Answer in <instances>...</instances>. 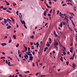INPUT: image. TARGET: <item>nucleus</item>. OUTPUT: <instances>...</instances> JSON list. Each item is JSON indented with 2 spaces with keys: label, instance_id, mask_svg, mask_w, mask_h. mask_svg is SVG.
I'll list each match as a JSON object with an SVG mask.
<instances>
[{
  "label": "nucleus",
  "instance_id": "1",
  "mask_svg": "<svg viewBox=\"0 0 77 77\" xmlns=\"http://www.w3.org/2000/svg\"><path fill=\"white\" fill-rule=\"evenodd\" d=\"M24 57L25 58L23 59V60H24V61H26V59L27 60V59H28V58L29 57V56L27 55V54H26V53H25V56H24Z\"/></svg>",
  "mask_w": 77,
  "mask_h": 77
},
{
  "label": "nucleus",
  "instance_id": "2",
  "mask_svg": "<svg viewBox=\"0 0 77 77\" xmlns=\"http://www.w3.org/2000/svg\"><path fill=\"white\" fill-rule=\"evenodd\" d=\"M68 17L66 16L65 17V18H64V19H65V20H66L67 23H68V22L69 21V20H68Z\"/></svg>",
  "mask_w": 77,
  "mask_h": 77
},
{
  "label": "nucleus",
  "instance_id": "3",
  "mask_svg": "<svg viewBox=\"0 0 77 77\" xmlns=\"http://www.w3.org/2000/svg\"><path fill=\"white\" fill-rule=\"evenodd\" d=\"M54 35L55 36V37H57V35H56V31L54 30Z\"/></svg>",
  "mask_w": 77,
  "mask_h": 77
},
{
  "label": "nucleus",
  "instance_id": "4",
  "mask_svg": "<svg viewBox=\"0 0 77 77\" xmlns=\"http://www.w3.org/2000/svg\"><path fill=\"white\" fill-rule=\"evenodd\" d=\"M29 57V60H33V57L32 56H30Z\"/></svg>",
  "mask_w": 77,
  "mask_h": 77
},
{
  "label": "nucleus",
  "instance_id": "5",
  "mask_svg": "<svg viewBox=\"0 0 77 77\" xmlns=\"http://www.w3.org/2000/svg\"><path fill=\"white\" fill-rule=\"evenodd\" d=\"M28 55L29 56H32V54H30V51H28Z\"/></svg>",
  "mask_w": 77,
  "mask_h": 77
},
{
  "label": "nucleus",
  "instance_id": "6",
  "mask_svg": "<svg viewBox=\"0 0 77 77\" xmlns=\"http://www.w3.org/2000/svg\"><path fill=\"white\" fill-rule=\"evenodd\" d=\"M4 24H6V23H7V20H6V19H4Z\"/></svg>",
  "mask_w": 77,
  "mask_h": 77
},
{
  "label": "nucleus",
  "instance_id": "7",
  "mask_svg": "<svg viewBox=\"0 0 77 77\" xmlns=\"http://www.w3.org/2000/svg\"><path fill=\"white\" fill-rule=\"evenodd\" d=\"M73 8L74 9H73L74 11H76V8H76V7H75V6H74L73 7Z\"/></svg>",
  "mask_w": 77,
  "mask_h": 77
},
{
  "label": "nucleus",
  "instance_id": "8",
  "mask_svg": "<svg viewBox=\"0 0 77 77\" xmlns=\"http://www.w3.org/2000/svg\"><path fill=\"white\" fill-rule=\"evenodd\" d=\"M67 4V5H71V6H73V5H72V3H71L68 2Z\"/></svg>",
  "mask_w": 77,
  "mask_h": 77
},
{
  "label": "nucleus",
  "instance_id": "9",
  "mask_svg": "<svg viewBox=\"0 0 77 77\" xmlns=\"http://www.w3.org/2000/svg\"><path fill=\"white\" fill-rule=\"evenodd\" d=\"M46 12H47V11H45V12L43 13L44 16H46Z\"/></svg>",
  "mask_w": 77,
  "mask_h": 77
},
{
  "label": "nucleus",
  "instance_id": "10",
  "mask_svg": "<svg viewBox=\"0 0 77 77\" xmlns=\"http://www.w3.org/2000/svg\"><path fill=\"white\" fill-rule=\"evenodd\" d=\"M1 45L3 46H4V45H6V43H2L1 44Z\"/></svg>",
  "mask_w": 77,
  "mask_h": 77
},
{
  "label": "nucleus",
  "instance_id": "11",
  "mask_svg": "<svg viewBox=\"0 0 77 77\" xmlns=\"http://www.w3.org/2000/svg\"><path fill=\"white\" fill-rule=\"evenodd\" d=\"M10 28H11V26H9L7 27V29H10Z\"/></svg>",
  "mask_w": 77,
  "mask_h": 77
},
{
  "label": "nucleus",
  "instance_id": "12",
  "mask_svg": "<svg viewBox=\"0 0 77 77\" xmlns=\"http://www.w3.org/2000/svg\"><path fill=\"white\" fill-rule=\"evenodd\" d=\"M49 44H51V38H49Z\"/></svg>",
  "mask_w": 77,
  "mask_h": 77
},
{
  "label": "nucleus",
  "instance_id": "13",
  "mask_svg": "<svg viewBox=\"0 0 77 77\" xmlns=\"http://www.w3.org/2000/svg\"><path fill=\"white\" fill-rule=\"evenodd\" d=\"M72 66L73 68H74V67L75 66V64H74V63H73Z\"/></svg>",
  "mask_w": 77,
  "mask_h": 77
},
{
  "label": "nucleus",
  "instance_id": "14",
  "mask_svg": "<svg viewBox=\"0 0 77 77\" xmlns=\"http://www.w3.org/2000/svg\"><path fill=\"white\" fill-rule=\"evenodd\" d=\"M71 21H72V23L73 26H74V27H75V24H74V22L72 21V20H71Z\"/></svg>",
  "mask_w": 77,
  "mask_h": 77
},
{
  "label": "nucleus",
  "instance_id": "15",
  "mask_svg": "<svg viewBox=\"0 0 77 77\" xmlns=\"http://www.w3.org/2000/svg\"><path fill=\"white\" fill-rule=\"evenodd\" d=\"M58 45H59L58 42H55V44L54 45L58 46Z\"/></svg>",
  "mask_w": 77,
  "mask_h": 77
},
{
  "label": "nucleus",
  "instance_id": "16",
  "mask_svg": "<svg viewBox=\"0 0 77 77\" xmlns=\"http://www.w3.org/2000/svg\"><path fill=\"white\" fill-rule=\"evenodd\" d=\"M10 64H11V63H10V62H8V65H9L10 66H12V65H11Z\"/></svg>",
  "mask_w": 77,
  "mask_h": 77
},
{
  "label": "nucleus",
  "instance_id": "17",
  "mask_svg": "<svg viewBox=\"0 0 77 77\" xmlns=\"http://www.w3.org/2000/svg\"><path fill=\"white\" fill-rule=\"evenodd\" d=\"M60 26L61 27H62V22H60Z\"/></svg>",
  "mask_w": 77,
  "mask_h": 77
},
{
  "label": "nucleus",
  "instance_id": "18",
  "mask_svg": "<svg viewBox=\"0 0 77 77\" xmlns=\"http://www.w3.org/2000/svg\"><path fill=\"white\" fill-rule=\"evenodd\" d=\"M74 55L73 56V57L70 58V59H72L73 60L74 59Z\"/></svg>",
  "mask_w": 77,
  "mask_h": 77
},
{
  "label": "nucleus",
  "instance_id": "19",
  "mask_svg": "<svg viewBox=\"0 0 77 77\" xmlns=\"http://www.w3.org/2000/svg\"><path fill=\"white\" fill-rule=\"evenodd\" d=\"M12 42V39H9L8 42V43H10V42Z\"/></svg>",
  "mask_w": 77,
  "mask_h": 77
},
{
  "label": "nucleus",
  "instance_id": "20",
  "mask_svg": "<svg viewBox=\"0 0 77 77\" xmlns=\"http://www.w3.org/2000/svg\"><path fill=\"white\" fill-rule=\"evenodd\" d=\"M22 23L23 24H26L25 23V22L23 20V21L22 22Z\"/></svg>",
  "mask_w": 77,
  "mask_h": 77
},
{
  "label": "nucleus",
  "instance_id": "21",
  "mask_svg": "<svg viewBox=\"0 0 77 77\" xmlns=\"http://www.w3.org/2000/svg\"><path fill=\"white\" fill-rule=\"evenodd\" d=\"M66 64L67 65H69V61H66Z\"/></svg>",
  "mask_w": 77,
  "mask_h": 77
},
{
  "label": "nucleus",
  "instance_id": "22",
  "mask_svg": "<svg viewBox=\"0 0 77 77\" xmlns=\"http://www.w3.org/2000/svg\"><path fill=\"white\" fill-rule=\"evenodd\" d=\"M68 29L69 30H71L72 32V30L71 29V28L69 27Z\"/></svg>",
  "mask_w": 77,
  "mask_h": 77
},
{
  "label": "nucleus",
  "instance_id": "23",
  "mask_svg": "<svg viewBox=\"0 0 77 77\" xmlns=\"http://www.w3.org/2000/svg\"><path fill=\"white\" fill-rule=\"evenodd\" d=\"M14 38L15 39H16V36L15 35H13Z\"/></svg>",
  "mask_w": 77,
  "mask_h": 77
},
{
  "label": "nucleus",
  "instance_id": "24",
  "mask_svg": "<svg viewBox=\"0 0 77 77\" xmlns=\"http://www.w3.org/2000/svg\"><path fill=\"white\" fill-rule=\"evenodd\" d=\"M63 57H62V56L61 57V59H60V60L61 61H62V62H63Z\"/></svg>",
  "mask_w": 77,
  "mask_h": 77
},
{
  "label": "nucleus",
  "instance_id": "25",
  "mask_svg": "<svg viewBox=\"0 0 77 77\" xmlns=\"http://www.w3.org/2000/svg\"><path fill=\"white\" fill-rule=\"evenodd\" d=\"M11 20L9 19V18H7V21H9H9H11Z\"/></svg>",
  "mask_w": 77,
  "mask_h": 77
},
{
  "label": "nucleus",
  "instance_id": "26",
  "mask_svg": "<svg viewBox=\"0 0 77 77\" xmlns=\"http://www.w3.org/2000/svg\"><path fill=\"white\" fill-rule=\"evenodd\" d=\"M30 38H32V39H33V38H34V36L32 35V36H30Z\"/></svg>",
  "mask_w": 77,
  "mask_h": 77
},
{
  "label": "nucleus",
  "instance_id": "27",
  "mask_svg": "<svg viewBox=\"0 0 77 77\" xmlns=\"http://www.w3.org/2000/svg\"><path fill=\"white\" fill-rule=\"evenodd\" d=\"M25 50H26V51H27V47H26L25 46L24 47Z\"/></svg>",
  "mask_w": 77,
  "mask_h": 77
},
{
  "label": "nucleus",
  "instance_id": "28",
  "mask_svg": "<svg viewBox=\"0 0 77 77\" xmlns=\"http://www.w3.org/2000/svg\"><path fill=\"white\" fill-rule=\"evenodd\" d=\"M16 5H17V4L15 3H13V6H15Z\"/></svg>",
  "mask_w": 77,
  "mask_h": 77
},
{
  "label": "nucleus",
  "instance_id": "29",
  "mask_svg": "<svg viewBox=\"0 0 77 77\" xmlns=\"http://www.w3.org/2000/svg\"><path fill=\"white\" fill-rule=\"evenodd\" d=\"M62 23H63V25H65V22H62Z\"/></svg>",
  "mask_w": 77,
  "mask_h": 77
},
{
  "label": "nucleus",
  "instance_id": "30",
  "mask_svg": "<svg viewBox=\"0 0 77 77\" xmlns=\"http://www.w3.org/2000/svg\"><path fill=\"white\" fill-rule=\"evenodd\" d=\"M18 46H19V44H17V45H16V47H18Z\"/></svg>",
  "mask_w": 77,
  "mask_h": 77
},
{
  "label": "nucleus",
  "instance_id": "31",
  "mask_svg": "<svg viewBox=\"0 0 77 77\" xmlns=\"http://www.w3.org/2000/svg\"><path fill=\"white\" fill-rule=\"evenodd\" d=\"M25 73H29V72H30V71H28L27 72H25Z\"/></svg>",
  "mask_w": 77,
  "mask_h": 77
},
{
  "label": "nucleus",
  "instance_id": "32",
  "mask_svg": "<svg viewBox=\"0 0 77 77\" xmlns=\"http://www.w3.org/2000/svg\"><path fill=\"white\" fill-rule=\"evenodd\" d=\"M46 45L48 46V47H49L50 46V44H47Z\"/></svg>",
  "mask_w": 77,
  "mask_h": 77
},
{
  "label": "nucleus",
  "instance_id": "33",
  "mask_svg": "<svg viewBox=\"0 0 77 77\" xmlns=\"http://www.w3.org/2000/svg\"><path fill=\"white\" fill-rule=\"evenodd\" d=\"M63 54L64 55H65V54H66V53L65 52H63Z\"/></svg>",
  "mask_w": 77,
  "mask_h": 77
},
{
  "label": "nucleus",
  "instance_id": "34",
  "mask_svg": "<svg viewBox=\"0 0 77 77\" xmlns=\"http://www.w3.org/2000/svg\"><path fill=\"white\" fill-rule=\"evenodd\" d=\"M7 12H9V13H11V12L10 11L8 10H7Z\"/></svg>",
  "mask_w": 77,
  "mask_h": 77
},
{
  "label": "nucleus",
  "instance_id": "35",
  "mask_svg": "<svg viewBox=\"0 0 77 77\" xmlns=\"http://www.w3.org/2000/svg\"><path fill=\"white\" fill-rule=\"evenodd\" d=\"M9 5H10V4H9V3H8V2H7V6H9Z\"/></svg>",
  "mask_w": 77,
  "mask_h": 77
},
{
  "label": "nucleus",
  "instance_id": "36",
  "mask_svg": "<svg viewBox=\"0 0 77 77\" xmlns=\"http://www.w3.org/2000/svg\"><path fill=\"white\" fill-rule=\"evenodd\" d=\"M24 26L25 28H26V29H27V27H26V24H24Z\"/></svg>",
  "mask_w": 77,
  "mask_h": 77
},
{
  "label": "nucleus",
  "instance_id": "37",
  "mask_svg": "<svg viewBox=\"0 0 77 77\" xmlns=\"http://www.w3.org/2000/svg\"><path fill=\"white\" fill-rule=\"evenodd\" d=\"M70 14L71 15H73V16H74V14L73 13H70Z\"/></svg>",
  "mask_w": 77,
  "mask_h": 77
},
{
  "label": "nucleus",
  "instance_id": "38",
  "mask_svg": "<svg viewBox=\"0 0 77 77\" xmlns=\"http://www.w3.org/2000/svg\"><path fill=\"white\" fill-rule=\"evenodd\" d=\"M51 12H52V9H51L49 11V13H51Z\"/></svg>",
  "mask_w": 77,
  "mask_h": 77
},
{
  "label": "nucleus",
  "instance_id": "39",
  "mask_svg": "<svg viewBox=\"0 0 77 77\" xmlns=\"http://www.w3.org/2000/svg\"><path fill=\"white\" fill-rule=\"evenodd\" d=\"M6 9H7V8H3L2 9H3V10H6Z\"/></svg>",
  "mask_w": 77,
  "mask_h": 77
},
{
  "label": "nucleus",
  "instance_id": "40",
  "mask_svg": "<svg viewBox=\"0 0 77 77\" xmlns=\"http://www.w3.org/2000/svg\"><path fill=\"white\" fill-rule=\"evenodd\" d=\"M66 4H64L63 5V6H66Z\"/></svg>",
  "mask_w": 77,
  "mask_h": 77
},
{
  "label": "nucleus",
  "instance_id": "41",
  "mask_svg": "<svg viewBox=\"0 0 77 77\" xmlns=\"http://www.w3.org/2000/svg\"><path fill=\"white\" fill-rule=\"evenodd\" d=\"M19 75L20 77H21V76L22 77V76H23V75L21 74H19Z\"/></svg>",
  "mask_w": 77,
  "mask_h": 77
},
{
  "label": "nucleus",
  "instance_id": "42",
  "mask_svg": "<svg viewBox=\"0 0 77 77\" xmlns=\"http://www.w3.org/2000/svg\"><path fill=\"white\" fill-rule=\"evenodd\" d=\"M72 18V17H71L69 16V19H70V20H71V19Z\"/></svg>",
  "mask_w": 77,
  "mask_h": 77
},
{
  "label": "nucleus",
  "instance_id": "43",
  "mask_svg": "<svg viewBox=\"0 0 77 77\" xmlns=\"http://www.w3.org/2000/svg\"><path fill=\"white\" fill-rule=\"evenodd\" d=\"M70 52H71V53H72V49H71V50H70Z\"/></svg>",
  "mask_w": 77,
  "mask_h": 77
},
{
  "label": "nucleus",
  "instance_id": "44",
  "mask_svg": "<svg viewBox=\"0 0 77 77\" xmlns=\"http://www.w3.org/2000/svg\"><path fill=\"white\" fill-rule=\"evenodd\" d=\"M19 56L20 57H21V54H19Z\"/></svg>",
  "mask_w": 77,
  "mask_h": 77
},
{
  "label": "nucleus",
  "instance_id": "45",
  "mask_svg": "<svg viewBox=\"0 0 77 77\" xmlns=\"http://www.w3.org/2000/svg\"><path fill=\"white\" fill-rule=\"evenodd\" d=\"M11 23H12V20H11L9 22V23L10 24H11Z\"/></svg>",
  "mask_w": 77,
  "mask_h": 77
},
{
  "label": "nucleus",
  "instance_id": "46",
  "mask_svg": "<svg viewBox=\"0 0 77 77\" xmlns=\"http://www.w3.org/2000/svg\"><path fill=\"white\" fill-rule=\"evenodd\" d=\"M59 10H58L57 11V15L58 14H59Z\"/></svg>",
  "mask_w": 77,
  "mask_h": 77
},
{
  "label": "nucleus",
  "instance_id": "47",
  "mask_svg": "<svg viewBox=\"0 0 77 77\" xmlns=\"http://www.w3.org/2000/svg\"><path fill=\"white\" fill-rule=\"evenodd\" d=\"M72 2V1L69 0H68V1H66L67 2Z\"/></svg>",
  "mask_w": 77,
  "mask_h": 77
},
{
  "label": "nucleus",
  "instance_id": "48",
  "mask_svg": "<svg viewBox=\"0 0 77 77\" xmlns=\"http://www.w3.org/2000/svg\"><path fill=\"white\" fill-rule=\"evenodd\" d=\"M16 14H17V15H18V11H17L16 12Z\"/></svg>",
  "mask_w": 77,
  "mask_h": 77
},
{
  "label": "nucleus",
  "instance_id": "49",
  "mask_svg": "<svg viewBox=\"0 0 77 77\" xmlns=\"http://www.w3.org/2000/svg\"><path fill=\"white\" fill-rule=\"evenodd\" d=\"M48 15L49 16V17H50V16H51V14H48Z\"/></svg>",
  "mask_w": 77,
  "mask_h": 77
},
{
  "label": "nucleus",
  "instance_id": "50",
  "mask_svg": "<svg viewBox=\"0 0 77 77\" xmlns=\"http://www.w3.org/2000/svg\"><path fill=\"white\" fill-rule=\"evenodd\" d=\"M39 74V72H37L36 74H35V75H38Z\"/></svg>",
  "mask_w": 77,
  "mask_h": 77
},
{
  "label": "nucleus",
  "instance_id": "51",
  "mask_svg": "<svg viewBox=\"0 0 77 77\" xmlns=\"http://www.w3.org/2000/svg\"><path fill=\"white\" fill-rule=\"evenodd\" d=\"M8 37H7V36H5L4 37V38H5V39H6Z\"/></svg>",
  "mask_w": 77,
  "mask_h": 77
},
{
  "label": "nucleus",
  "instance_id": "52",
  "mask_svg": "<svg viewBox=\"0 0 77 77\" xmlns=\"http://www.w3.org/2000/svg\"><path fill=\"white\" fill-rule=\"evenodd\" d=\"M12 21H13V23H15V21H14V19H13L12 20Z\"/></svg>",
  "mask_w": 77,
  "mask_h": 77
},
{
  "label": "nucleus",
  "instance_id": "53",
  "mask_svg": "<svg viewBox=\"0 0 77 77\" xmlns=\"http://www.w3.org/2000/svg\"><path fill=\"white\" fill-rule=\"evenodd\" d=\"M52 4V2H51V1H50L49 2V4Z\"/></svg>",
  "mask_w": 77,
  "mask_h": 77
},
{
  "label": "nucleus",
  "instance_id": "54",
  "mask_svg": "<svg viewBox=\"0 0 77 77\" xmlns=\"http://www.w3.org/2000/svg\"><path fill=\"white\" fill-rule=\"evenodd\" d=\"M4 58H5V57H1V59H4Z\"/></svg>",
  "mask_w": 77,
  "mask_h": 77
},
{
  "label": "nucleus",
  "instance_id": "55",
  "mask_svg": "<svg viewBox=\"0 0 77 77\" xmlns=\"http://www.w3.org/2000/svg\"><path fill=\"white\" fill-rule=\"evenodd\" d=\"M18 71H19V70H18V69L16 70V72H18Z\"/></svg>",
  "mask_w": 77,
  "mask_h": 77
},
{
  "label": "nucleus",
  "instance_id": "56",
  "mask_svg": "<svg viewBox=\"0 0 77 77\" xmlns=\"http://www.w3.org/2000/svg\"><path fill=\"white\" fill-rule=\"evenodd\" d=\"M17 25V27H19V25H17V23H16Z\"/></svg>",
  "mask_w": 77,
  "mask_h": 77
},
{
  "label": "nucleus",
  "instance_id": "57",
  "mask_svg": "<svg viewBox=\"0 0 77 77\" xmlns=\"http://www.w3.org/2000/svg\"><path fill=\"white\" fill-rule=\"evenodd\" d=\"M32 53H33V54L34 55V54H35V52L34 51H33Z\"/></svg>",
  "mask_w": 77,
  "mask_h": 77
},
{
  "label": "nucleus",
  "instance_id": "58",
  "mask_svg": "<svg viewBox=\"0 0 77 77\" xmlns=\"http://www.w3.org/2000/svg\"><path fill=\"white\" fill-rule=\"evenodd\" d=\"M4 8V7H3V6H2L1 7H0V9H2V8Z\"/></svg>",
  "mask_w": 77,
  "mask_h": 77
},
{
  "label": "nucleus",
  "instance_id": "59",
  "mask_svg": "<svg viewBox=\"0 0 77 77\" xmlns=\"http://www.w3.org/2000/svg\"><path fill=\"white\" fill-rule=\"evenodd\" d=\"M32 66H35V63H33V64H32Z\"/></svg>",
  "mask_w": 77,
  "mask_h": 77
},
{
  "label": "nucleus",
  "instance_id": "60",
  "mask_svg": "<svg viewBox=\"0 0 77 77\" xmlns=\"http://www.w3.org/2000/svg\"><path fill=\"white\" fill-rule=\"evenodd\" d=\"M38 45H39V44H38L36 46V47H38Z\"/></svg>",
  "mask_w": 77,
  "mask_h": 77
},
{
  "label": "nucleus",
  "instance_id": "61",
  "mask_svg": "<svg viewBox=\"0 0 77 77\" xmlns=\"http://www.w3.org/2000/svg\"><path fill=\"white\" fill-rule=\"evenodd\" d=\"M8 9H9L10 10H12V8H8Z\"/></svg>",
  "mask_w": 77,
  "mask_h": 77
},
{
  "label": "nucleus",
  "instance_id": "62",
  "mask_svg": "<svg viewBox=\"0 0 77 77\" xmlns=\"http://www.w3.org/2000/svg\"><path fill=\"white\" fill-rule=\"evenodd\" d=\"M36 64H37V66H38V62H36Z\"/></svg>",
  "mask_w": 77,
  "mask_h": 77
},
{
  "label": "nucleus",
  "instance_id": "63",
  "mask_svg": "<svg viewBox=\"0 0 77 77\" xmlns=\"http://www.w3.org/2000/svg\"><path fill=\"white\" fill-rule=\"evenodd\" d=\"M28 50H29V51H30V48L29 47V48H28Z\"/></svg>",
  "mask_w": 77,
  "mask_h": 77
},
{
  "label": "nucleus",
  "instance_id": "64",
  "mask_svg": "<svg viewBox=\"0 0 77 77\" xmlns=\"http://www.w3.org/2000/svg\"><path fill=\"white\" fill-rule=\"evenodd\" d=\"M53 53H54H54H55V52L54 51H53Z\"/></svg>",
  "mask_w": 77,
  "mask_h": 77
}]
</instances>
